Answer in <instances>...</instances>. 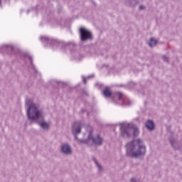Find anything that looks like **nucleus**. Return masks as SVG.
I'll return each instance as SVG.
<instances>
[{"mask_svg":"<svg viewBox=\"0 0 182 182\" xmlns=\"http://www.w3.org/2000/svg\"><path fill=\"white\" fill-rule=\"evenodd\" d=\"M26 105L28 107L27 117L28 120H31L30 124L36 122L43 130H49L50 125L48 122H45V119L42 116V110L39 109V107L35 103L31 102V100L26 101Z\"/></svg>","mask_w":182,"mask_h":182,"instance_id":"nucleus-1","label":"nucleus"},{"mask_svg":"<svg viewBox=\"0 0 182 182\" xmlns=\"http://www.w3.org/2000/svg\"><path fill=\"white\" fill-rule=\"evenodd\" d=\"M145 127H146V129H148V130H154L156 125L154 124V122H153V120L149 119L148 121H146Z\"/></svg>","mask_w":182,"mask_h":182,"instance_id":"nucleus-12","label":"nucleus"},{"mask_svg":"<svg viewBox=\"0 0 182 182\" xmlns=\"http://www.w3.org/2000/svg\"><path fill=\"white\" fill-rule=\"evenodd\" d=\"M68 45H71V46H75V44L73 43H68L65 44V46H68Z\"/></svg>","mask_w":182,"mask_h":182,"instance_id":"nucleus-20","label":"nucleus"},{"mask_svg":"<svg viewBox=\"0 0 182 182\" xmlns=\"http://www.w3.org/2000/svg\"><path fill=\"white\" fill-rule=\"evenodd\" d=\"M1 4H2V0H0V5H1Z\"/></svg>","mask_w":182,"mask_h":182,"instance_id":"nucleus-27","label":"nucleus"},{"mask_svg":"<svg viewBox=\"0 0 182 182\" xmlns=\"http://www.w3.org/2000/svg\"><path fill=\"white\" fill-rule=\"evenodd\" d=\"M157 40L154 39V38H151L148 45L150 46V48H154V46L157 45Z\"/></svg>","mask_w":182,"mask_h":182,"instance_id":"nucleus-13","label":"nucleus"},{"mask_svg":"<svg viewBox=\"0 0 182 182\" xmlns=\"http://www.w3.org/2000/svg\"><path fill=\"white\" fill-rule=\"evenodd\" d=\"M169 141L172 146V147L175 149V150H178V147H176V139H174V138L171 137L169 139Z\"/></svg>","mask_w":182,"mask_h":182,"instance_id":"nucleus-14","label":"nucleus"},{"mask_svg":"<svg viewBox=\"0 0 182 182\" xmlns=\"http://www.w3.org/2000/svg\"><path fill=\"white\" fill-rule=\"evenodd\" d=\"M142 9H144V6H139V11H142Z\"/></svg>","mask_w":182,"mask_h":182,"instance_id":"nucleus-21","label":"nucleus"},{"mask_svg":"<svg viewBox=\"0 0 182 182\" xmlns=\"http://www.w3.org/2000/svg\"><path fill=\"white\" fill-rule=\"evenodd\" d=\"M125 5L130 6V8H134L136 5H139V0H125Z\"/></svg>","mask_w":182,"mask_h":182,"instance_id":"nucleus-10","label":"nucleus"},{"mask_svg":"<svg viewBox=\"0 0 182 182\" xmlns=\"http://www.w3.org/2000/svg\"><path fill=\"white\" fill-rule=\"evenodd\" d=\"M86 82H87L86 78H83V83H84V85H86Z\"/></svg>","mask_w":182,"mask_h":182,"instance_id":"nucleus-22","label":"nucleus"},{"mask_svg":"<svg viewBox=\"0 0 182 182\" xmlns=\"http://www.w3.org/2000/svg\"><path fill=\"white\" fill-rule=\"evenodd\" d=\"M102 95L104 97H105L107 99L109 97H112V90L109 87H105V90L102 91Z\"/></svg>","mask_w":182,"mask_h":182,"instance_id":"nucleus-11","label":"nucleus"},{"mask_svg":"<svg viewBox=\"0 0 182 182\" xmlns=\"http://www.w3.org/2000/svg\"><path fill=\"white\" fill-rule=\"evenodd\" d=\"M130 105H131V102H128V104L127 103H126V101H123V103H122V106H130Z\"/></svg>","mask_w":182,"mask_h":182,"instance_id":"nucleus-18","label":"nucleus"},{"mask_svg":"<svg viewBox=\"0 0 182 182\" xmlns=\"http://www.w3.org/2000/svg\"><path fill=\"white\" fill-rule=\"evenodd\" d=\"M82 124L81 122H75L72 126V133L75 137V139L77 140V141H79V140H82L77 137V135L82 133Z\"/></svg>","mask_w":182,"mask_h":182,"instance_id":"nucleus-7","label":"nucleus"},{"mask_svg":"<svg viewBox=\"0 0 182 182\" xmlns=\"http://www.w3.org/2000/svg\"><path fill=\"white\" fill-rule=\"evenodd\" d=\"M84 95H85L86 96H89V95L87 94V92H86L85 91H83Z\"/></svg>","mask_w":182,"mask_h":182,"instance_id":"nucleus-23","label":"nucleus"},{"mask_svg":"<svg viewBox=\"0 0 182 182\" xmlns=\"http://www.w3.org/2000/svg\"><path fill=\"white\" fill-rule=\"evenodd\" d=\"M115 97H118V100H122L123 99V94L122 92L115 93Z\"/></svg>","mask_w":182,"mask_h":182,"instance_id":"nucleus-16","label":"nucleus"},{"mask_svg":"<svg viewBox=\"0 0 182 182\" xmlns=\"http://www.w3.org/2000/svg\"><path fill=\"white\" fill-rule=\"evenodd\" d=\"M1 52H6L7 53H15V55H19V56H23V58H28L30 60V63L33 67V70L36 72L35 69V65H33V60H32V57L28 55L26 53H23L19 50V48L16 47H14V46H3L0 48Z\"/></svg>","mask_w":182,"mask_h":182,"instance_id":"nucleus-4","label":"nucleus"},{"mask_svg":"<svg viewBox=\"0 0 182 182\" xmlns=\"http://www.w3.org/2000/svg\"><path fill=\"white\" fill-rule=\"evenodd\" d=\"M126 156L131 159H143L146 156V145L141 139H133L126 145Z\"/></svg>","mask_w":182,"mask_h":182,"instance_id":"nucleus-2","label":"nucleus"},{"mask_svg":"<svg viewBox=\"0 0 182 182\" xmlns=\"http://www.w3.org/2000/svg\"><path fill=\"white\" fill-rule=\"evenodd\" d=\"M90 77H93V75H92V76H88V79H90Z\"/></svg>","mask_w":182,"mask_h":182,"instance_id":"nucleus-25","label":"nucleus"},{"mask_svg":"<svg viewBox=\"0 0 182 182\" xmlns=\"http://www.w3.org/2000/svg\"><path fill=\"white\" fill-rule=\"evenodd\" d=\"M41 41H43V43H48L49 45H58L59 43V41L45 36H41Z\"/></svg>","mask_w":182,"mask_h":182,"instance_id":"nucleus-9","label":"nucleus"},{"mask_svg":"<svg viewBox=\"0 0 182 182\" xmlns=\"http://www.w3.org/2000/svg\"><path fill=\"white\" fill-rule=\"evenodd\" d=\"M162 58L164 60V62H168V57L164 55L162 56Z\"/></svg>","mask_w":182,"mask_h":182,"instance_id":"nucleus-19","label":"nucleus"},{"mask_svg":"<svg viewBox=\"0 0 182 182\" xmlns=\"http://www.w3.org/2000/svg\"><path fill=\"white\" fill-rule=\"evenodd\" d=\"M79 32L81 42H86V41H92L93 39V34L85 28H80Z\"/></svg>","mask_w":182,"mask_h":182,"instance_id":"nucleus-6","label":"nucleus"},{"mask_svg":"<svg viewBox=\"0 0 182 182\" xmlns=\"http://www.w3.org/2000/svg\"><path fill=\"white\" fill-rule=\"evenodd\" d=\"M87 132L88 133L87 138L79 140L80 143L82 144H89L90 140H92L93 144H95V146H102L103 144V138L100 135L93 137V128L92 127H88Z\"/></svg>","mask_w":182,"mask_h":182,"instance_id":"nucleus-5","label":"nucleus"},{"mask_svg":"<svg viewBox=\"0 0 182 182\" xmlns=\"http://www.w3.org/2000/svg\"><path fill=\"white\" fill-rule=\"evenodd\" d=\"M58 85H59V83H62V82H57Z\"/></svg>","mask_w":182,"mask_h":182,"instance_id":"nucleus-26","label":"nucleus"},{"mask_svg":"<svg viewBox=\"0 0 182 182\" xmlns=\"http://www.w3.org/2000/svg\"><path fill=\"white\" fill-rule=\"evenodd\" d=\"M27 14H29V10L27 11Z\"/></svg>","mask_w":182,"mask_h":182,"instance_id":"nucleus-28","label":"nucleus"},{"mask_svg":"<svg viewBox=\"0 0 182 182\" xmlns=\"http://www.w3.org/2000/svg\"><path fill=\"white\" fill-rule=\"evenodd\" d=\"M61 153L66 156H70L72 154V146L68 143H65L61 146Z\"/></svg>","mask_w":182,"mask_h":182,"instance_id":"nucleus-8","label":"nucleus"},{"mask_svg":"<svg viewBox=\"0 0 182 182\" xmlns=\"http://www.w3.org/2000/svg\"><path fill=\"white\" fill-rule=\"evenodd\" d=\"M130 181H131V182H141V181H140L139 179H136V178H132L130 179Z\"/></svg>","mask_w":182,"mask_h":182,"instance_id":"nucleus-17","label":"nucleus"},{"mask_svg":"<svg viewBox=\"0 0 182 182\" xmlns=\"http://www.w3.org/2000/svg\"><path fill=\"white\" fill-rule=\"evenodd\" d=\"M85 112H86L85 109H82V113H85Z\"/></svg>","mask_w":182,"mask_h":182,"instance_id":"nucleus-24","label":"nucleus"},{"mask_svg":"<svg viewBox=\"0 0 182 182\" xmlns=\"http://www.w3.org/2000/svg\"><path fill=\"white\" fill-rule=\"evenodd\" d=\"M92 160L94 161L95 164H96V166L98 167L99 168V171H101V170H102L103 167L102 166V165H100V164H99V162L97 161V160L96 159V158H92Z\"/></svg>","mask_w":182,"mask_h":182,"instance_id":"nucleus-15","label":"nucleus"},{"mask_svg":"<svg viewBox=\"0 0 182 182\" xmlns=\"http://www.w3.org/2000/svg\"><path fill=\"white\" fill-rule=\"evenodd\" d=\"M140 132L135 124H122L120 127V137L123 139H130V137H137Z\"/></svg>","mask_w":182,"mask_h":182,"instance_id":"nucleus-3","label":"nucleus"}]
</instances>
